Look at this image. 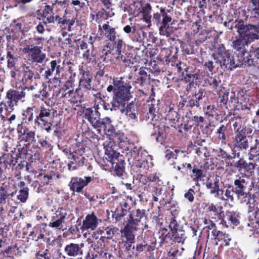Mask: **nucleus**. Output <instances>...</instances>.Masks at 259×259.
Listing matches in <instances>:
<instances>
[{
  "label": "nucleus",
  "instance_id": "nucleus-54",
  "mask_svg": "<svg viewBox=\"0 0 259 259\" xmlns=\"http://www.w3.org/2000/svg\"><path fill=\"white\" fill-rule=\"evenodd\" d=\"M191 171H192V174H191V177L195 181H198L204 177L203 171L196 166H194Z\"/></svg>",
  "mask_w": 259,
  "mask_h": 259
},
{
  "label": "nucleus",
  "instance_id": "nucleus-15",
  "mask_svg": "<svg viewBox=\"0 0 259 259\" xmlns=\"http://www.w3.org/2000/svg\"><path fill=\"white\" fill-rule=\"evenodd\" d=\"M145 214L144 209H137L129 211V214L126 218V224L140 229L141 220L145 216Z\"/></svg>",
  "mask_w": 259,
  "mask_h": 259
},
{
  "label": "nucleus",
  "instance_id": "nucleus-27",
  "mask_svg": "<svg viewBox=\"0 0 259 259\" xmlns=\"http://www.w3.org/2000/svg\"><path fill=\"white\" fill-rule=\"evenodd\" d=\"M17 49L13 45L8 44L7 48V66L12 68L15 65V62L18 59Z\"/></svg>",
  "mask_w": 259,
  "mask_h": 259
},
{
  "label": "nucleus",
  "instance_id": "nucleus-33",
  "mask_svg": "<svg viewBox=\"0 0 259 259\" xmlns=\"http://www.w3.org/2000/svg\"><path fill=\"white\" fill-rule=\"evenodd\" d=\"M204 81L206 84L208 85L214 91H218V89L219 88L220 84L221 82L220 75L211 73V76L207 74L204 79Z\"/></svg>",
  "mask_w": 259,
  "mask_h": 259
},
{
  "label": "nucleus",
  "instance_id": "nucleus-1",
  "mask_svg": "<svg viewBox=\"0 0 259 259\" xmlns=\"http://www.w3.org/2000/svg\"><path fill=\"white\" fill-rule=\"evenodd\" d=\"M247 178L244 176L238 177L234 181L232 187L235 192V195L238 199L247 198V203L249 204V209L247 213V219L248 223L247 225L250 227L248 235L249 237L253 236L254 238H258L257 240L259 243V213L257 207L255 208V199L253 195L251 196L246 192V188L248 185Z\"/></svg>",
  "mask_w": 259,
  "mask_h": 259
},
{
  "label": "nucleus",
  "instance_id": "nucleus-46",
  "mask_svg": "<svg viewBox=\"0 0 259 259\" xmlns=\"http://www.w3.org/2000/svg\"><path fill=\"white\" fill-rule=\"evenodd\" d=\"M154 249V246L151 245L150 244H148L146 242L138 244L136 246V255L139 254L143 251L151 252Z\"/></svg>",
  "mask_w": 259,
  "mask_h": 259
},
{
  "label": "nucleus",
  "instance_id": "nucleus-47",
  "mask_svg": "<svg viewBox=\"0 0 259 259\" xmlns=\"http://www.w3.org/2000/svg\"><path fill=\"white\" fill-rule=\"evenodd\" d=\"M113 15L114 13L110 9V8L109 9L103 8L97 14L96 17L98 19L102 20H106Z\"/></svg>",
  "mask_w": 259,
  "mask_h": 259
},
{
  "label": "nucleus",
  "instance_id": "nucleus-35",
  "mask_svg": "<svg viewBox=\"0 0 259 259\" xmlns=\"http://www.w3.org/2000/svg\"><path fill=\"white\" fill-rule=\"evenodd\" d=\"M104 250L102 246H99L95 243L92 244L89 248L88 252L85 256L86 259H95L99 256L102 255L104 253Z\"/></svg>",
  "mask_w": 259,
  "mask_h": 259
},
{
  "label": "nucleus",
  "instance_id": "nucleus-40",
  "mask_svg": "<svg viewBox=\"0 0 259 259\" xmlns=\"http://www.w3.org/2000/svg\"><path fill=\"white\" fill-rule=\"evenodd\" d=\"M223 193L224 191L222 189L221 194H220L219 196L220 197H219V199L222 201H228L231 202L234 201V195H235V192L232 187V185H228L227 189L224 192V195Z\"/></svg>",
  "mask_w": 259,
  "mask_h": 259
},
{
  "label": "nucleus",
  "instance_id": "nucleus-20",
  "mask_svg": "<svg viewBox=\"0 0 259 259\" xmlns=\"http://www.w3.org/2000/svg\"><path fill=\"white\" fill-rule=\"evenodd\" d=\"M101 222V220L98 219L94 212L88 214L83 221L82 228L83 231H92L95 230Z\"/></svg>",
  "mask_w": 259,
  "mask_h": 259
},
{
  "label": "nucleus",
  "instance_id": "nucleus-19",
  "mask_svg": "<svg viewBox=\"0 0 259 259\" xmlns=\"http://www.w3.org/2000/svg\"><path fill=\"white\" fill-rule=\"evenodd\" d=\"M123 31L126 34L130 39L135 42H142L143 37L141 33H144L142 30L138 29L135 25H126L123 28Z\"/></svg>",
  "mask_w": 259,
  "mask_h": 259
},
{
  "label": "nucleus",
  "instance_id": "nucleus-14",
  "mask_svg": "<svg viewBox=\"0 0 259 259\" xmlns=\"http://www.w3.org/2000/svg\"><path fill=\"white\" fill-rule=\"evenodd\" d=\"M84 244L83 243H70L65 245L64 249V254L70 257L81 258L83 255L82 248Z\"/></svg>",
  "mask_w": 259,
  "mask_h": 259
},
{
  "label": "nucleus",
  "instance_id": "nucleus-63",
  "mask_svg": "<svg viewBox=\"0 0 259 259\" xmlns=\"http://www.w3.org/2000/svg\"><path fill=\"white\" fill-rule=\"evenodd\" d=\"M136 167L139 168L143 170H146L148 169L149 165L146 159H142L133 163Z\"/></svg>",
  "mask_w": 259,
  "mask_h": 259
},
{
  "label": "nucleus",
  "instance_id": "nucleus-64",
  "mask_svg": "<svg viewBox=\"0 0 259 259\" xmlns=\"http://www.w3.org/2000/svg\"><path fill=\"white\" fill-rule=\"evenodd\" d=\"M227 131V127L224 125H222L218 130L216 132L218 134V138L220 140L222 141L226 140V137L225 132Z\"/></svg>",
  "mask_w": 259,
  "mask_h": 259
},
{
  "label": "nucleus",
  "instance_id": "nucleus-53",
  "mask_svg": "<svg viewBox=\"0 0 259 259\" xmlns=\"http://www.w3.org/2000/svg\"><path fill=\"white\" fill-rule=\"evenodd\" d=\"M34 136V132L28 131H26V133L24 134L22 137L21 136L19 140L21 142L24 141L25 142H27L28 144H30L35 141Z\"/></svg>",
  "mask_w": 259,
  "mask_h": 259
},
{
  "label": "nucleus",
  "instance_id": "nucleus-2",
  "mask_svg": "<svg viewBox=\"0 0 259 259\" xmlns=\"http://www.w3.org/2000/svg\"><path fill=\"white\" fill-rule=\"evenodd\" d=\"M214 59L223 69L232 70L242 65V59L239 56L231 55L229 50L221 45L213 55Z\"/></svg>",
  "mask_w": 259,
  "mask_h": 259
},
{
  "label": "nucleus",
  "instance_id": "nucleus-8",
  "mask_svg": "<svg viewBox=\"0 0 259 259\" xmlns=\"http://www.w3.org/2000/svg\"><path fill=\"white\" fill-rule=\"evenodd\" d=\"M51 110L41 107L36 115L34 123L49 133L51 130Z\"/></svg>",
  "mask_w": 259,
  "mask_h": 259
},
{
  "label": "nucleus",
  "instance_id": "nucleus-25",
  "mask_svg": "<svg viewBox=\"0 0 259 259\" xmlns=\"http://www.w3.org/2000/svg\"><path fill=\"white\" fill-rule=\"evenodd\" d=\"M231 166H233L236 168L238 171H241L243 170L244 172H247L248 174H251L253 172V170L256 166H257L256 162H249L247 163L246 161L242 159H239L233 164L232 163H228Z\"/></svg>",
  "mask_w": 259,
  "mask_h": 259
},
{
  "label": "nucleus",
  "instance_id": "nucleus-55",
  "mask_svg": "<svg viewBox=\"0 0 259 259\" xmlns=\"http://www.w3.org/2000/svg\"><path fill=\"white\" fill-rule=\"evenodd\" d=\"M140 77L137 78L136 83L139 84L140 85L143 86L146 81L149 79V75H148L147 72L143 70H140L139 72Z\"/></svg>",
  "mask_w": 259,
  "mask_h": 259
},
{
  "label": "nucleus",
  "instance_id": "nucleus-26",
  "mask_svg": "<svg viewBox=\"0 0 259 259\" xmlns=\"http://www.w3.org/2000/svg\"><path fill=\"white\" fill-rule=\"evenodd\" d=\"M20 68V73L22 75L21 81L23 84L27 83L35 79L34 71L30 66L23 64Z\"/></svg>",
  "mask_w": 259,
  "mask_h": 259
},
{
  "label": "nucleus",
  "instance_id": "nucleus-59",
  "mask_svg": "<svg viewBox=\"0 0 259 259\" xmlns=\"http://www.w3.org/2000/svg\"><path fill=\"white\" fill-rule=\"evenodd\" d=\"M178 116V113L177 111H175L173 109H169L166 115L165 119L171 121L173 123H175V121L179 119Z\"/></svg>",
  "mask_w": 259,
  "mask_h": 259
},
{
  "label": "nucleus",
  "instance_id": "nucleus-48",
  "mask_svg": "<svg viewBox=\"0 0 259 259\" xmlns=\"http://www.w3.org/2000/svg\"><path fill=\"white\" fill-rule=\"evenodd\" d=\"M247 25H244V21L242 20H236L232 23L230 29L236 28L238 34L241 35L247 27Z\"/></svg>",
  "mask_w": 259,
  "mask_h": 259
},
{
  "label": "nucleus",
  "instance_id": "nucleus-42",
  "mask_svg": "<svg viewBox=\"0 0 259 259\" xmlns=\"http://www.w3.org/2000/svg\"><path fill=\"white\" fill-rule=\"evenodd\" d=\"M152 8L148 3L145 4L142 6L141 9H139V13H142L144 17V19L147 24H150L151 21V16L150 15Z\"/></svg>",
  "mask_w": 259,
  "mask_h": 259
},
{
  "label": "nucleus",
  "instance_id": "nucleus-23",
  "mask_svg": "<svg viewBox=\"0 0 259 259\" xmlns=\"http://www.w3.org/2000/svg\"><path fill=\"white\" fill-rule=\"evenodd\" d=\"M147 127L149 129L153 130L154 132L151 133V136L155 137L156 142L161 144L164 142L165 134L163 127L156 125L155 123L150 122L147 124Z\"/></svg>",
  "mask_w": 259,
  "mask_h": 259
},
{
  "label": "nucleus",
  "instance_id": "nucleus-34",
  "mask_svg": "<svg viewBox=\"0 0 259 259\" xmlns=\"http://www.w3.org/2000/svg\"><path fill=\"white\" fill-rule=\"evenodd\" d=\"M249 139V136H247L245 133L239 132L235 136V144L240 149H246L248 147Z\"/></svg>",
  "mask_w": 259,
  "mask_h": 259
},
{
  "label": "nucleus",
  "instance_id": "nucleus-36",
  "mask_svg": "<svg viewBox=\"0 0 259 259\" xmlns=\"http://www.w3.org/2000/svg\"><path fill=\"white\" fill-rule=\"evenodd\" d=\"M131 207L126 201L123 200L120 202L118 207L116 209L117 213H115L116 221H120L124 217L127 212L130 211Z\"/></svg>",
  "mask_w": 259,
  "mask_h": 259
},
{
  "label": "nucleus",
  "instance_id": "nucleus-56",
  "mask_svg": "<svg viewBox=\"0 0 259 259\" xmlns=\"http://www.w3.org/2000/svg\"><path fill=\"white\" fill-rule=\"evenodd\" d=\"M112 167L114 169L117 176L121 177L123 175L124 170L122 163L113 162L112 163Z\"/></svg>",
  "mask_w": 259,
  "mask_h": 259
},
{
  "label": "nucleus",
  "instance_id": "nucleus-51",
  "mask_svg": "<svg viewBox=\"0 0 259 259\" xmlns=\"http://www.w3.org/2000/svg\"><path fill=\"white\" fill-rule=\"evenodd\" d=\"M28 191L29 189L27 187H24L20 189L17 196V200L19 202L24 203L26 201L29 195Z\"/></svg>",
  "mask_w": 259,
  "mask_h": 259
},
{
  "label": "nucleus",
  "instance_id": "nucleus-44",
  "mask_svg": "<svg viewBox=\"0 0 259 259\" xmlns=\"http://www.w3.org/2000/svg\"><path fill=\"white\" fill-rule=\"evenodd\" d=\"M174 240L178 243H183L187 237L185 231L181 228L172 232Z\"/></svg>",
  "mask_w": 259,
  "mask_h": 259
},
{
  "label": "nucleus",
  "instance_id": "nucleus-60",
  "mask_svg": "<svg viewBox=\"0 0 259 259\" xmlns=\"http://www.w3.org/2000/svg\"><path fill=\"white\" fill-rule=\"evenodd\" d=\"M168 220L169 221V228L170 229L172 232L181 228L173 214H172L171 217H169Z\"/></svg>",
  "mask_w": 259,
  "mask_h": 259
},
{
  "label": "nucleus",
  "instance_id": "nucleus-3",
  "mask_svg": "<svg viewBox=\"0 0 259 259\" xmlns=\"http://www.w3.org/2000/svg\"><path fill=\"white\" fill-rule=\"evenodd\" d=\"M113 84L115 89V94L113 97L114 106L118 109L124 108L127 104L132 97L130 89L131 87L127 83H124L121 80H114Z\"/></svg>",
  "mask_w": 259,
  "mask_h": 259
},
{
  "label": "nucleus",
  "instance_id": "nucleus-7",
  "mask_svg": "<svg viewBox=\"0 0 259 259\" xmlns=\"http://www.w3.org/2000/svg\"><path fill=\"white\" fill-rule=\"evenodd\" d=\"M42 47L33 44L27 45L23 49L24 53L28 54L27 60L30 65L43 64L46 59V55L42 51Z\"/></svg>",
  "mask_w": 259,
  "mask_h": 259
},
{
  "label": "nucleus",
  "instance_id": "nucleus-9",
  "mask_svg": "<svg viewBox=\"0 0 259 259\" xmlns=\"http://www.w3.org/2000/svg\"><path fill=\"white\" fill-rule=\"evenodd\" d=\"M42 16L44 18L42 23L45 25L51 24L55 26H57V25L62 26L66 23L63 17L54 13L52 7L49 5H46L44 7Z\"/></svg>",
  "mask_w": 259,
  "mask_h": 259
},
{
  "label": "nucleus",
  "instance_id": "nucleus-6",
  "mask_svg": "<svg viewBox=\"0 0 259 259\" xmlns=\"http://www.w3.org/2000/svg\"><path fill=\"white\" fill-rule=\"evenodd\" d=\"M153 19L159 27V34L166 37L169 36L172 31V28L170 27L171 21L170 10L160 8L159 12L154 14Z\"/></svg>",
  "mask_w": 259,
  "mask_h": 259
},
{
  "label": "nucleus",
  "instance_id": "nucleus-31",
  "mask_svg": "<svg viewBox=\"0 0 259 259\" xmlns=\"http://www.w3.org/2000/svg\"><path fill=\"white\" fill-rule=\"evenodd\" d=\"M137 227L131 226L126 224L123 229L121 230V233L123 237L125 239L124 242H129L130 243H135V237L134 232L139 230Z\"/></svg>",
  "mask_w": 259,
  "mask_h": 259
},
{
  "label": "nucleus",
  "instance_id": "nucleus-30",
  "mask_svg": "<svg viewBox=\"0 0 259 259\" xmlns=\"http://www.w3.org/2000/svg\"><path fill=\"white\" fill-rule=\"evenodd\" d=\"M241 35L236 36L235 39L232 42V47L234 50L238 53L236 54L237 56H241L245 51V46H247L248 42L244 39Z\"/></svg>",
  "mask_w": 259,
  "mask_h": 259
},
{
  "label": "nucleus",
  "instance_id": "nucleus-61",
  "mask_svg": "<svg viewBox=\"0 0 259 259\" xmlns=\"http://www.w3.org/2000/svg\"><path fill=\"white\" fill-rule=\"evenodd\" d=\"M99 232L100 235H104L108 239H111L114 235V228L107 227L104 230H100L98 232V233Z\"/></svg>",
  "mask_w": 259,
  "mask_h": 259
},
{
  "label": "nucleus",
  "instance_id": "nucleus-32",
  "mask_svg": "<svg viewBox=\"0 0 259 259\" xmlns=\"http://www.w3.org/2000/svg\"><path fill=\"white\" fill-rule=\"evenodd\" d=\"M92 76L91 74L88 72H83L79 79V87L86 93L88 91L92 90Z\"/></svg>",
  "mask_w": 259,
  "mask_h": 259
},
{
  "label": "nucleus",
  "instance_id": "nucleus-5",
  "mask_svg": "<svg viewBox=\"0 0 259 259\" xmlns=\"http://www.w3.org/2000/svg\"><path fill=\"white\" fill-rule=\"evenodd\" d=\"M84 117L95 128H103L104 131H110L111 126V119L106 117L100 118V113L96 108H88L83 110Z\"/></svg>",
  "mask_w": 259,
  "mask_h": 259
},
{
  "label": "nucleus",
  "instance_id": "nucleus-45",
  "mask_svg": "<svg viewBox=\"0 0 259 259\" xmlns=\"http://www.w3.org/2000/svg\"><path fill=\"white\" fill-rule=\"evenodd\" d=\"M158 235L160 243H167L170 240L171 237L169 232L166 228H160L158 233Z\"/></svg>",
  "mask_w": 259,
  "mask_h": 259
},
{
  "label": "nucleus",
  "instance_id": "nucleus-41",
  "mask_svg": "<svg viewBox=\"0 0 259 259\" xmlns=\"http://www.w3.org/2000/svg\"><path fill=\"white\" fill-rule=\"evenodd\" d=\"M62 69L60 65H57L56 60H53L50 63V67L45 72L46 78H49L52 75L53 73L55 72L56 75L60 76V70Z\"/></svg>",
  "mask_w": 259,
  "mask_h": 259
},
{
  "label": "nucleus",
  "instance_id": "nucleus-24",
  "mask_svg": "<svg viewBox=\"0 0 259 259\" xmlns=\"http://www.w3.org/2000/svg\"><path fill=\"white\" fill-rule=\"evenodd\" d=\"M146 153L141 148L134 147L127 154L126 157L128 160L133 163L142 159H146Z\"/></svg>",
  "mask_w": 259,
  "mask_h": 259
},
{
  "label": "nucleus",
  "instance_id": "nucleus-4",
  "mask_svg": "<svg viewBox=\"0 0 259 259\" xmlns=\"http://www.w3.org/2000/svg\"><path fill=\"white\" fill-rule=\"evenodd\" d=\"M26 87L19 88L16 90L10 89L6 93L5 100L2 101L0 106L2 109L11 112L14 109V106H17L18 102L25 101Z\"/></svg>",
  "mask_w": 259,
  "mask_h": 259
},
{
  "label": "nucleus",
  "instance_id": "nucleus-16",
  "mask_svg": "<svg viewBox=\"0 0 259 259\" xmlns=\"http://www.w3.org/2000/svg\"><path fill=\"white\" fill-rule=\"evenodd\" d=\"M241 57L242 59V65H247L248 66L254 65L259 59V48H254L252 47L249 53L246 51L242 53Z\"/></svg>",
  "mask_w": 259,
  "mask_h": 259
},
{
  "label": "nucleus",
  "instance_id": "nucleus-22",
  "mask_svg": "<svg viewBox=\"0 0 259 259\" xmlns=\"http://www.w3.org/2000/svg\"><path fill=\"white\" fill-rule=\"evenodd\" d=\"M221 180V178L220 176H216L213 181L208 179L206 183V187L209 190V194L214 195V197L218 199L222 190V189L220 188Z\"/></svg>",
  "mask_w": 259,
  "mask_h": 259
},
{
  "label": "nucleus",
  "instance_id": "nucleus-13",
  "mask_svg": "<svg viewBox=\"0 0 259 259\" xmlns=\"http://www.w3.org/2000/svg\"><path fill=\"white\" fill-rule=\"evenodd\" d=\"M93 180L91 177H84V178L77 177H72L68 184L71 191L73 193H80Z\"/></svg>",
  "mask_w": 259,
  "mask_h": 259
},
{
  "label": "nucleus",
  "instance_id": "nucleus-18",
  "mask_svg": "<svg viewBox=\"0 0 259 259\" xmlns=\"http://www.w3.org/2000/svg\"><path fill=\"white\" fill-rule=\"evenodd\" d=\"M241 35L248 43L259 39V24H248Z\"/></svg>",
  "mask_w": 259,
  "mask_h": 259
},
{
  "label": "nucleus",
  "instance_id": "nucleus-58",
  "mask_svg": "<svg viewBox=\"0 0 259 259\" xmlns=\"http://www.w3.org/2000/svg\"><path fill=\"white\" fill-rule=\"evenodd\" d=\"M55 216L53 217V220H55V218L64 221L67 214L66 209L62 207L59 208L55 213Z\"/></svg>",
  "mask_w": 259,
  "mask_h": 259
},
{
  "label": "nucleus",
  "instance_id": "nucleus-49",
  "mask_svg": "<svg viewBox=\"0 0 259 259\" xmlns=\"http://www.w3.org/2000/svg\"><path fill=\"white\" fill-rule=\"evenodd\" d=\"M118 155V153L111 148H106L105 150V158L111 163L113 162H116L115 161L117 160Z\"/></svg>",
  "mask_w": 259,
  "mask_h": 259
},
{
  "label": "nucleus",
  "instance_id": "nucleus-52",
  "mask_svg": "<svg viewBox=\"0 0 259 259\" xmlns=\"http://www.w3.org/2000/svg\"><path fill=\"white\" fill-rule=\"evenodd\" d=\"M246 84L250 87L259 89V77L253 74L250 75Z\"/></svg>",
  "mask_w": 259,
  "mask_h": 259
},
{
  "label": "nucleus",
  "instance_id": "nucleus-38",
  "mask_svg": "<svg viewBox=\"0 0 259 259\" xmlns=\"http://www.w3.org/2000/svg\"><path fill=\"white\" fill-rule=\"evenodd\" d=\"M13 160L9 154H5L0 157V179L3 178L4 170L11 167Z\"/></svg>",
  "mask_w": 259,
  "mask_h": 259
},
{
  "label": "nucleus",
  "instance_id": "nucleus-28",
  "mask_svg": "<svg viewBox=\"0 0 259 259\" xmlns=\"http://www.w3.org/2000/svg\"><path fill=\"white\" fill-rule=\"evenodd\" d=\"M77 46L78 50L82 52V57L87 60H91V57L93 56L94 48L87 44L84 39H78Z\"/></svg>",
  "mask_w": 259,
  "mask_h": 259
},
{
  "label": "nucleus",
  "instance_id": "nucleus-39",
  "mask_svg": "<svg viewBox=\"0 0 259 259\" xmlns=\"http://www.w3.org/2000/svg\"><path fill=\"white\" fill-rule=\"evenodd\" d=\"M99 27V29H103L105 31V35L109 41L113 40L116 38L115 28L111 27L108 21L104 24L102 27L100 25Z\"/></svg>",
  "mask_w": 259,
  "mask_h": 259
},
{
  "label": "nucleus",
  "instance_id": "nucleus-12",
  "mask_svg": "<svg viewBox=\"0 0 259 259\" xmlns=\"http://www.w3.org/2000/svg\"><path fill=\"white\" fill-rule=\"evenodd\" d=\"M106 47L109 50L105 53V54L107 55L108 54H112L115 59L116 56L124 54L125 45L121 39L116 38L113 40L108 41L106 45Z\"/></svg>",
  "mask_w": 259,
  "mask_h": 259
},
{
  "label": "nucleus",
  "instance_id": "nucleus-37",
  "mask_svg": "<svg viewBox=\"0 0 259 259\" xmlns=\"http://www.w3.org/2000/svg\"><path fill=\"white\" fill-rule=\"evenodd\" d=\"M38 113V108H36L35 106L28 107L25 110L23 111L22 114L23 120L25 122L28 123L32 122L34 121V115H36Z\"/></svg>",
  "mask_w": 259,
  "mask_h": 259
},
{
  "label": "nucleus",
  "instance_id": "nucleus-62",
  "mask_svg": "<svg viewBox=\"0 0 259 259\" xmlns=\"http://www.w3.org/2000/svg\"><path fill=\"white\" fill-rule=\"evenodd\" d=\"M115 59L117 62L119 63L122 62L125 66L128 67H131L133 64L132 61L130 59H127L123 54L120 56H116Z\"/></svg>",
  "mask_w": 259,
  "mask_h": 259
},
{
  "label": "nucleus",
  "instance_id": "nucleus-57",
  "mask_svg": "<svg viewBox=\"0 0 259 259\" xmlns=\"http://www.w3.org/2000/svg\"><path fill=\"white\" fill-rule=\"evenodd\" d=\"M133 243L129 242H124V251L127 254L129 257H132L135 254V246L133 245Z\"/></svg>",
  "mask_w": 259,
  "mask_h": 259
},
{
  "label": "nucleus",
  "instance_id": "nucleus-43",
  "mask_svg": "<svg viewBox=\"0 0 259 259\" xmlns=\"http://www.w3.org/2000/svg\"><path fill=\"white\" fill-rule=\"evenodd\" d=\"M239 213L236 212H228L225 217V220L228 221V224L237 226L239 224Z\"/></svg>",
  "mask_w": 259,
  "mask_h": 259
},
{
  "label": "nucleus",
  "instance_id": "nucleus-50",
  "mask_svg": "<svg viewBox=\"0 0 259 259\" xmlns=\"http://www.w3.org/2000/svg\"><path fill=\"white\" fill-rule=\"evenodd\" d=\"M11 156V157L13 158V162L11 164V166L12 167V169L16 170V171L15 172V174L16 176H18L20 175V170L21 169H23L25 166V161L21 162L20 163L18 164H16L17 162L16 161V159L15 157H14L12 154H9Z\"/></svg>",
  "mask_w": 259,
  "mask_h": 259
},
{
  "label": "nucleus",
  "instance_id": "nucleus-10",
  "mask_svg": "<svg viewBox=\"0 0 259 259\" xmlns=\"http://www.w3.org/2000/svg\"><path fill=\"white\" fill-rule=\"evenodd\" d=\"M16 193V188L12 180L9 178L6 179L0 185V205L5 204L6 200L13 197Z\"/></svg>",
  "mask_w": 259,
  "mask_h": 259
},
{
  "label": "nucleus",
  "instance_id": "nucleus-11",
  "mask_svg": "<svg viewBox=\"0 0 259 259\" xmlns=\"http://www.w3.org/2000/svg\"><path fill=\"white\" fill-rule=\"evenodd\" d=\"M215 224L211 222V225L204 228L206 229V231L208 233V236H209L210 234L215 242V244L218 245L219 242H220V245L221 246H228L230 245V241L231 238L230 235L228 234L223 233L222 232L217 230L215 229H213Z\"/></svg>",
  "mask_w": 259,
  "mask_h": 259
},
{
  "label": "nucleus",
  "instance_id": "nucleus-29",
  "mask_svg": "<svg viewBox=\"0 0 259 259\" xmlns=\"http://www.w3.org/2000/svg\"><path fill=\"white\" fill-rule=\"evenodd\" d=\"M37 180L35 181L32 186H34V190L36 192L39 193L42 191L43 186L49 184L50 180L52 179V176L41 173L37 176Z\"/></svg>",
  "mask_w": 259,
  "mask_h": 259
},
{
  "label": "nucleus",
  "instance_id": "nucleus-17",
  "mask_svg": "<svg viewBox=\"0 0 259 259\" xmlns=\"http://www.w3.org/2000/svg\"><path fill=\"white\" fill-rule=\"evenodd\" d=\"M120 112L127 116L128 120L132 122L138 121L139 111L137 105L133 101L127 104L124 108H121Z\"/></svg>",
  "mask_w": 259,
  "mask_h": 259
},
{
  "label": "nucleus",
  "instance_id": "nucleus-21",
  "mask_svg": "<svg viewBox=\"0 0 259 259\" xmlns=\"http://www.w3.org/2000/svg\"><path fill=\"white\" fill-rule=\"evenodd\" d=\"M207 209L209 212V215L211 216V219L216 220V221L220 220V224H225L227 227H228L229 225L227 224L226 221L223 218L224 211L222 206L211 203L208 206Z\"/></svg>",
  "mask_w": 259,
  "mask_h": 259
}]
</instances>
